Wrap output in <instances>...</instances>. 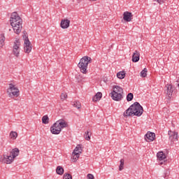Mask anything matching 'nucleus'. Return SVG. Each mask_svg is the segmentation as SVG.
Returning <instances> with one entry per match:
<instances>
[{
    "label": "nucleus",
    "instance_id": "4be33fe9",
    "mask_svg": "<svg viewBox=\"0 0 179 179\" xmlns=\"http://www.w3.org/2000/svg\"><path fill=\"white\" fill-rule=\"evenodd\" d=\"M56 173L57 174H59V176H62V174H64V168L61 166H57L56 169Z\"/></svg>",
    "mask_w": 179,
    "mask_h": 179
},
{
    "label": "nucleus",
    "instance_id": "1a4fd4ad",
    "mask_svg": "<svg viewBox=\"0 0 179 179\" xmlns=\"http://www.w3.org/2000/svg\"><path fill=\"white\" fill-rule=\"evenodd\" d=\"M61 127H59L57 122L54 123L53 125L50 127L51 134L53 135H59V134H61Z\"/></svg>",
    "mask_w": 179,
    "mask_h": 179
},
{
    "label": "nucleus",
    "instance_id": "f704fd0d",
    "mask_svg": "<svg viewBox=\"0 0 179 179\" xmlns=\"http://www.w3.org/2000/svg\"><path fill=\"white\" fill-rule=\"evenodd\" d=\"M175 86H177L179 89V78H178V80L175 82Z\"/></svg>",
    "mask_w": 179,
    "mask_h": 179
},
{
    "label": "nucleus",
    "instance_id": "dca6fc26",
    "mask_svg": "<svg viewBox=\"0 0 179 179\" xmlns=\"http://www.w3.org/2000/svg\"><path fill=\"white\" fill-rule=\"evenodd\" d=\"M56 122L62 130L64 129V128H66V127H68V123H66L65 120H58Z\"/></svg>",
    "mask_w": 179,
    "mask_h": 179
},
{
    "label": "nucleus",
    "instance_id": "b1692460",
    "mask_svg": "<svg viewBox=\"0 0 179 179\" xmlns=\"http://www.w3.org/2000/svg\"><path fill=\"white\" fill-rule=\"evenodd\" d=\"M73 152L74 153H78V155H80V153H82V147H80V145H77Z\"/></svg>",
    "mask_w": 179,
    "mask_h": 179
},
{
    "label": "nucleus",
    "instance_id": "72a5a7b5",
    "mask_svg": "<svg viewBox=\"0 0 179 179\" xmlns=\"http://www.w3.org/2000/svg\"><path fill=\"white\" fill-rule=\"evenodd\" d=\"M87 179H94V176L92 173L87 175Z\"/></svg>",
    "mask_w": 179,
    "mask_h": 179
},
{
    "label": "nucleus",
    "instance_id": "e433bc0d",
    "mask_svg": "<svg viewBox=\"0 0 179 179\" xmlns=\"http://www.w3.org/2000/svg\"><path fill=\"white\" fill-rule=\"evenodd\" d=\"M158 3H162V2H164V0H157Z\"/></svg>",
    "mask_w": 179,
    "mask_h": 179
},
{
    "label": "nucleus",
    "instance_id": "4468645a",
    "mask_svg": "<svg viewBox=\"0 0 179 179\" xmlns=\"http://www.w3.org/2000/svg\"><path fill=\"white\" fill-rule=\"evenodd\" d=\"M69 24H71V20H62L60 23L62 29H68Z\"/></svg>",
    "mask_w": 179,
    "mask_h": 179
},
{
    "label": "nucleus",
    "instance_id": "9b49d317",
    "mask_svg": "<svg viewBox=\"0 0 179 179\" xmlns=\"http://www.w3.org/2000/svg\"><path fill=\"white\" fill-rule=\"evenodd\" d=\"M155 138H156V134L150 131H148L145 135V141H146V142H153L155 141Z\"/></svg>",
    "mask_w": 179,
    "mask_h": 179
},
{
    "label": "nucleus",
    "instance_id": "6ab92c4d",
    "mask_svg": "<svg viewBox=\"0 0 179 179\" xmlns=\"http://www.w3.org/2000/svg\"><path fill=\"white\" fill-rule=\"evenodd\" d=\"M10 155L15 159L17 156H19V149L15 148L10 152Z\"/></svg>",
    "mask_w": 179,
    "mask_h": 179
},
{
    "label": "nucleus",
    "instance_id": "20e7f679",
    "mask_svg": "<svg viewBox=\"0 0 179 179\" xmlns=\"http://www.w3.org/2000/svg\"><path fill=\"white\" fill-rule=\"evenodd\" d=\"M122 93H124L122 87L119 85H115L113 86V92L110 93V96L115 101H121L122 100Z\"/></svg>",
    "mask_w": 179,
    "mask_h": 179
},
{
    "label": "nucleus",
    "instance_id": "a19ab883",
    "mask_svg": "<svg viewBox=\"0 0 179 179\" xmlns=\"http://www.w3.org/2000/svg\"><path fill=\"white\" fill-rule=\"evenodd\" d=\"M164 163H166V162L164 161Z\"/></svg>",
    "mask_w": 179,
    "mask_h": 179
},
{
    "label": "nucleus",
    "instance_id": "f3484780",
    "mask_svg": "<svg viewBox=\"0 0 179 179\" xmlns=\"http://www.w3.org/2000/svg\"><path fill=\"white\" fill-rule=\"evenodd\" d=\"M157 159L159 160L160 162H162V160H164L166 159V154H164V152H163L162 151L159 152L157 154Z\"/></svg>",
    "mask_w": 179,
    "mask_h": 179
},
{
    "label": "nucleus",
    "instance_id": "9d476101",
    "mask_svg": "<svg viewBox=\"0 0 179 179\" xmlns=\"http://www.w3.org/2000/svg\"><path fill=\"white\" fill-rule=\"evenodd\" d=\"M169 141H171V144L178 141V133L170 130L169 131Z\"/></svg>",
    "mask_w": 179,
    "mask_h": 179
},
{
    "label": "nucleus",
    "instance_id": "c85d7f7f",
    "mask_svg": "<svg viewBox=\"0 0 179 179\" xmlns=\"http://www.w3.org/2000/svg\"><path fill=\"white\" fill-rule=\"evenodd\" d=\"M79 156H80L79 152H73V160H74V162H76V160H78L79 159Z\"/></svg>",
    "mask_w": 179,
    "mask_h": 179
},
{
    "label": "nucleus",
    "instance_id": "bb28decb",
    "mask_svg": "<svg viewBox=\"0 0 179 179\" xmlns=\"http://www.w3.org/2000/svg\"><path fill=\"white\" fill-rule=\"evenodd\" d=\"M133 99H134V94L129 93L127 96V101H132Z\"/></svg>",
    "mask_w": 179,
    "mask_h": 179
},
{
    "label": "nucleus",
    "instance_id": "c9c22d12",
    "mask_svg": "<svg viewBox=\"0 0 179 179\" xmlns=\"http://www.w3.org/2000/svg\"><path fill=\"white\" fill-rule=\"evenodd\" d=\"M169 176H170V171H166V173H165V177H169Z\"/></svg>",
    "mask_w": 179,
    "mask_h": 179
},
{
    "label": "nucleus",
    "instance_id": "5701e85b",
    "mask_svg": "<svg viewBox=\"0 0 179 179\" xmlns=\"http://www.w3.org/2000/svg\"><path fill=\"white\" fill-rule=\"evenodd\" d=\"M117 76L119 79H124L125 78V71H120L117 73Z\"/></svg>",
    "mask_w": 179,
    "mask_h": 179
},
{
    "label": "nucleus",
    "instance_id": "6e6552de",
    "mask_svg": "<svg viewBox=\"0 0 179 179\" xmlns=\"http://www.w3.org/2000/svg\"><path fill=\"white\" fill-rule=\"evenodd\" d=\"M165 93L167 94L169 99H171L173 93H176V87L171 85H167L165 86Z\"/></svg>",
    "mask_w": 179,
    "mask_h": 179
},
{
    "label": "nucleus",
    "instance_id": "f8f14e48",
    "mask_svg": "<svg viewBox=\"0 0 179 179\" xmlns=\"http://www.w3.org/2000/svg\"><path fill=\"white\" fill-rule=\"evenodd\" d=\"M134 17V15H132V13L129 11H125L123 13V19L125 22H131Z\"/></svg>",
    "mask_w": 179,
    "mask_h": 179
},
{
    "label": "nucleus",
    "instance_id": "473e14b6",
    "mask_svg": "<svg viewBox=\"0 0 179 179\" xmlns=\"http://www.w3.org/2000/svg\"><path fill=\"white\" fill-rule=\"evenodd\" d=\"M66 97H68V95H66V94H65V93L62 94L60 96L61 100H63V101L65 100V99H66Z\"/></svg>",
    "mask_w": 179,
    "mask_h": 179
},
{
    "label": "nucleus",
    "instance_id": "ddd939ff",
    "mask_svg": "<svg viewBox=\"0 0 179 179\" xmlns=\"http://www.w3.org/2000/svg\"><path fill=\"white\" fill-rule=\"evenodd\" d=\"M15 158L10 154L9 155H3V162L6 164H10Z\"/></svg>",
    "mask_w": 179,
    "mask_h": 179
},
{
    "label": "nucleus",
    "instance_id": "a878e982",
    "mask_svg": "<svg viewBox=\"0 0 179 179\" xmlns=\"http://www.w3.org/2000/svg\"><path fill=\"white\" fill-rule=\"evenodd\" d=\"M148 76V69H144L141 72V76L142 78H146Z\"/></svg>",
    "mask_w": 179,
    "mask_h": 179
},
{
    "label": "nucleus",
    "instance_id": "39448f33",
    "mask_svg": "<svg viewBox=\"0 0 179 179\" xmlns=\"http://www.w3.org/2000/svg\"><path fill=\"white\" fill-rule=\"evenodd\" d=\"M7 93L8 94L9 97H18L20 91L15 85L10 83L9 87L7 90Z\"/></svg>",
    "mask_w": 179,
    "mask_h": 179
},
{
    "label": "nucleus",
    "instance_id": "4c0bfd02",
    "mask_svg": "<svg viewBox=\"0 0 179 179\" xmlns=\"http://www.w3.org/2000/svg\"><path fill=\"white\" fill-rule=\"evenodd\" d=\"M159 164L162 166V164H164V162H162L159 163Z\"/></svg>",
    "mask_w": 179,
    "mask_h": 179
},
{
    "label": "nucleus",
    "instance_id": "a211bd4d",
    "mask_svg": "<svg viewBox=\"0 0 179 179\" xmlns=\"http://www.w3.org/2000/svg\"><path fill=\"white\" fill-rule=\"evenodd\" d=\"M103 96V94L101 92H97L93 97L92 101H99Z\"/></svg>",
    "mask_w": 179,
    "mask_h": 179
},
{
    "label": "nucleus",
    "instance_id": "c756f323",
    "mask_svg": "<svg viewBox=\"0 0 179 179\" xmlns=\"http://www.w3.org/2000/svg\"><path fill=\"white\" fill-rule=\"evenodd\" d=\"M11 139H16L17 138V133L15 131H11L10 134Z\"/></svg>",
    "mask_w": 179,
    "mask_h": 179
},
{
    "label": "nucleus",
    "instance_id": "423d86ee",
    "mask_svg": "<svg viewBox=\"0 0 179 179\" xmlns=\"http://www.w3.org/2000/svg\"><path fill=\"white\" fill-rule=\"evenodd\" d=\"M13 54L15 57H19L20 54V41L15 40L13 46Z\"/></svg>",
    "mask_w": 179,
    "mask_h": 179
},
{
    "label": "nucleus",
    "instance_id": "393cba45",
    "mask_svg": "<svg viewBox=\"0 0 179 179\" xmlns=\"http://www.w3.org/2000/svg\"><path fill=\"white\" fill-rule=\"evenodd\" d=\"M72 106H73V107H76V108H80V107H82V105H80V102L79 101H73L72 103Z\"/></svg>",
    "mask_w": 179,
    "mask_h": 179
},
{
    "label": "nucleus",
    "instance_id": "7ed1b4c3",
    "mask_svg": "<svg viewBox=\"0 0 179 179\" xmlns=\"http://www.w3.org/2000/svg\"><path fill=\"white\" fill-rule=\"evenodd\" d=\"M89 64H92V57L84 56L80 59L78 66L82 73H87V66H89Z\"/></svg>",
    "mask_w": 179,
    "mask_h": 179
},
{
    "label": "nucleus",
    "instance_id": "2eb2a0df",
    "mask_svg": "<svg viewBox=\"0 0 179 179\" xmlns=\"http://www.w3.org/2000/svg\"><path fill=\"white\" fill-rule=\"evenodd\" d=\"M141 57V54L137 50H135L133 56H132V61L133 62H138L139 61Z\"/></svg>",
    "mask_w": 179,
    "mask_h": 179
},
{
    "label": "nucleus",
    "instance_id": "f257e3e1",
    "mask_svg": "<svg viewBox=\"0 0 179 179\" xmlns=\"http://www.w3.org/2000/svg\"><path fill=\"white\" fill-rule=\"evenodd\" d=\"M10 23L13 29L14 32L16 33V34L21 33L22 29H23V26L22 25L23 20L20 16H19L17 13L14 12L11 14Z\"/></svg>",
    "mask_w": 179,
    "mask_h": 179
},
{
    "label": "nucleus",
    "instance_id": "412c9836",
    "mask_svg": "<svg viewBox=\"0 0 179 179\" xmlns=\"http://www.w3.org/2000/svg\"><path fill=\"white\" fill-rule=\"evenodd\" d=\"M5 45V34H1L0 35V47H3Z\"/></svg>",
    "mask_w": 179,
    "mask_h": 179
},
{
    "label": "nucleus",
    "instance_id": "7c9ffc66",
    "mask_svg": "<svg viewBox=\"0 0 179 179\" xmlns=\"http://www.w3.org/2000/svg\"><path fill=\"white\" fill-rule=\"evenodd\" d=\"M124 159H120V164L119 166L120 171H122V170H124Z\"/></svg>",
    "mask_w": 179,
    "mask_h": 179
},
{
    "label": "nucleus",
    "instance_id": "2f4dec72",
    "mask_svg": "<svg viewBox=\"0 0 179 179\" xmlns=\"http://www.w3.org/2000/svg\"><path fill=\"white\" fill-rule=\"evenodd\" d=\"M63 179H72V176L69 173H65L64 175Z\"/></svg>",
    "mask_w": 179,
    "mask_h": 179
},
{
    "label": "nucleus",
    "instance_id": "ea45409f",
    "mask_svg": "<svg viewBox=\"0 0 179 179\" xmlns=\"http://www.w3.org/2000/svg\"><path fill=\"white\" fill-rule=\"evenodd\" d=\"M91 1H96V0H91Z\"/></svg>",
    "mask_w": 179,
    "mask_h": 179
},
{
    "label": "nucleus",
    "instance_id": "aec40b11",
    "mask_svg": "<svg viewBox=\"0 0 179 179\" xmlns=\"http://www.w3.org/2000/svg\"><path fill=\"white\" fill-rule=\"evenodd\" d=\"M92 136V133L90 132V130L88 129L85 131V134L84 135V138L86 141H90V137Z\"/></svg>",
    "mask_w": 179,
    "mask_h": 179
},
{
    "label": "nucleus",
    "instance_id": "cd10ccee",
    "mask_svg": "<svg viewBox=\"0 0 179 179\" xmlns=\"http://www.w3.org/2000/svg\"><path fill=\"white\" fill-rule=\"evenodd\" d=\"M49 120H50V118H48V115H44L42 117V122H43V124H48Z\"/></svg>",
    "mask_w": 179,
    "mask_h": 179
},
{
    "label": "nucleus",
    "instance_id": "f03ea898",
    "mask_svg": "<svg viewBox=\"0 0 179 179\" xmlns=\"http://www.w3.org/2000/svg\"><path fill=\"white\" fill-rule=\"evenodd\" d=\"M142 114H143V108L138 102H135L124 113V117H134V115L141 117Z\"/></svg>",
    "mask_w": 179,
    "mask_h": 179
},
{
    "label": "nucleus",
    "instance_id": "58836bf2",
    "mask_svg": "<svg viewBox=\"0 0 179 179\" xmlns=\"http://www.w3.org/2000/svg\"><path fill=\"white\" fill-rule=\"evenodd\" d=\"M24 36H25V38H27V36H26V35H24Z\"/></svg>",
    "mask_w": 179,
    "mask_h": 179
},
{
    "label": "nucleus",
    "instance_id": "0eeeda50",
    "mask_svg": "<svg viewBox=\"0 0 179 179\" xmlns=\"http://www.w3.org/2000/svg\"><path fill=\"white\" fill-rule=\"evenodd\" d=\"M31 43L29 41V38L27 37L24 39V51L27 54H29L31 52Z\"/></svg>",
    "mask_w": 179,
    "mask_h": 179
}]
</instances>
